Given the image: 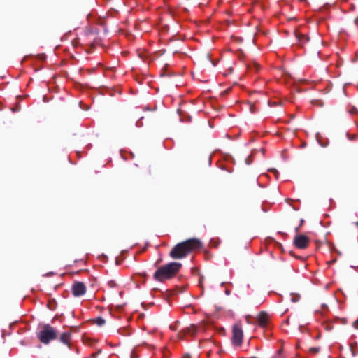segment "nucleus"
Returning a JSON list of instances; mask_svg holds the SVG:
<instances>
[{
    "label": "nucleus",
    "mask_w": 358,
    "mask_h": 358,
    "mask_svg": "<svg viewBox=\"0 0 358 358\" xmlns=\"http://www.w3.org/2000/svg\"><path fill=\"white\" fill-rule=\"evenodd\" d=\"M201 246L202 243L199 239L189 238L177 243L171 250L169 256L174 259H182Z\"/></svg>",
    "instance_id": "nucleus-1"
},
{
    "label": "nucleus",
    "mask_w": 358,
    "mask_h": 358,
    "mask_svg": "<svg viewBox=\"0 0 358 358\" xmlns=\"http://www.w3.org/2000/svg\"><path fill=\"white\" fill-rule=\"evenodd\" d=\"M182 268V264L176 262L168 263L159 267L154 273L155 280L163 282L176 275Z\"/></svg>",
    "instance_id": "nucleus-2"
},
{
    "label": "nucleus",
    "mask_w": 358,
    "mask_h": 358,
    "mask_svg": "<svg viewBox=\"0 0 358 358\" xmlns=\"http://www.w3.org/2000/svg\"><path fill=\"white\" fill-rule=\"evenodd\" d=\"M57 330L48 324L41 327V329L37 333V338L43 344L47 345L51 341L57 338Z\"/></svg>",
    "instance_id": "nucleus-3"
},
{
    "label": "nucleus",
    "mask_w": 358,
    "mask_h": 358,
    "mask_svg": "<svg viewBox=\"0 0 358 358\" xmlns=\"http://www.w3.org/2000/svg\"><path fill=\"white\" fill-rule=\"evenodd\" d=\"M98 31L96 29H86L80 38L85 45L94 47L97 42Z\"/></svg>",
    "instance_id": "nucleus-4"
},
{
    "label": "nucleus",
    "mask_w": 358,
    "mask_h": 358,
    "mask_svg": "<svg viewBox=\"0 0 358 358\" xmlns=\"http://www.w3.org/2000/svg\"><path fill=\"white\" fill-rule=\"evenodd\" d=\"M243 332L241 326L238 324H234L232 329L231 342L236 347L241 346L243 343Z\"/></svg>",
    "instance_id": "nucleus-5"
},
{
    "label": "nucleus",
    "mask_w": 358,
    "mask_h": 358,
    "mask_svg": "<svg viewBox=\"0 0 358 358\" xmlns=\"http://www.w3.org/2000/svg\"><path fill=\"white\" fill-rule=\"evenodd\" d=\"M309 243L310 238L304 234L297 235L294 238V245L299 249H306Z\"/></svg>",
    "instance_id": "nucleus-6"
},
{
    "label": "nucleus",
    "mask_w": 358,
    "mask_h": 358,
    "mask_svg": "<svg viewBox=\"0 0 358 358\" xmlns=\"http://www.w3.org/2000/svg\"><path fill=\"white\" fill-rule=\"evenodd\" d=\"M71 289L74 296H80L86 292V287L82 282H74L72 285Z\"/></svg>",
    "instance_id": "nucleus-7"
},
{
    "label": "nucleus",
    "mask_w": 358,
    "mask_h": 358,
    "mask_svg": "<svg viewBox=\"0 0 358 358\" xmlns=\"http://www.w3.org/2000/svg\"><path fill=\"white\" fill-rule=\"evenodd\" d=\"M255 321L261 326H265L268 321V315L266 312L259 313L256 318Z\"/></svg>",
    "instance_id": "nucleus-8"
},
{
    "label": "nucleus",
    "mask_w": 358,
    "mask_h": 358,
    "mask_svg": "<svg viewBox=\"0 0 358 358\" xmlns=\"http://www.w3.org/2000/svg\"><path fill=\"white\" fill-rule=\"evenodd\" d=\"M71 337V332H69V331L64 332V333L60 334V336H59V341L63 344L66 345H68L69 347Z\"/></svg>",
    "instance_id": "nucleus-9"
},
{
    "label": "nucleus",
    "mask_w": 358,
    "mask_h": 358,
    "mask_svg": "<svg viewBox=\"0 0 358 358\" xmlns=\"http://www.w3.org/2000/svg\"><path fill=\"white\" fill-rule=\"evenodd\" d=\"M248 72L249 71H254L255 72H257L260 69V65L255 60L248 62Z\"/></svg>",
    "instance_id": "nucleus-10"
},
{
    "label": "nucleus",
    "mask_w": 358,
    "mask_h": 358,
    "mask_svg": "<svg viewBox=\"0 0 358 358\" xmlns=\"http://www.w3.org/2000/svg\"><path fill=\"white\" fill-rule=\"evenodd\" d=\"M256 101L248 100V105L249 106L250 110L252 113H255L257 109L255 106Z\"/></svg>",
    "instance_id": "nucleus-11"
},
{
    "label": "nucleus",
    "mask_w": 358,
    "mask_h": 358,
    "mask_svg": "<svg viewBox=\"0 0 358 358\" xmlns=\"http://www.w3.org/2000/svg\"><path fill=\"white\" fill-rule=\"evenodd\" d=\"M295 35L299 39V41L301 42H305L309 40V38L303 34L296 32Z\"/></svg>",
    "instance_id": "nucleus-12"
},
{
    "label": "nucleus",
    "mask_w": 358,
    "mask_h": 358,
    "mask_svg": "<svg viewBox=\"0 0 358 358\" xmlns=\"http://www.w3.org/2000/svg\"><path fill=\"white\" fill-rule=\"evenodd\" d=\"M93 321H94V323H95L96 325H98L99 327L104 325L106 323V320L103 318H102L101 317H98L96 319H94Z\"/></svg>",
    "instance_id": "nucleus-13"
},
{
    "label": "nucleus",
    "mask_w": 358,
    "mask_h": 358,
    "mask_svg": "<svg viewBox=\"0 0 358 358\" xmlns=\"http://www.w3.org/2000/svg\"><path fill=\"white\" fill-rule=\"evenodd\" d=\"M300 299V295L298 294H291V300L293 302H296L299 300Z\"/></svg>",
    "instance_id": "nucleus-14"
},
{
    "label": "nucleus",
    "mask_w": 358,
    "mask_h": 358,
    "mask_svg": "<svg viewBox=\"0 0 358 358\" xmlns=\"http://www.w3.org/2000/svg\"><path fill=\"white\" fill-rule=\"evenodd\" d=\"M320 351V348L319 347H311L309 348V352L313 354H317Z\"/></svg>",
    "instance_id": "nucleus-15"
},
{
    "label": "nucleus",
    "mask_w": 358,
    "mask_h": 358,
    "mask_svg": "<svg viewBox=\"0 0 358 358\" xmlns=\"http://www.w3.org/2000/svg\"><path fill=\"white\" fill-rule=\"evenodd\" d=\"M257 152H258V150H255V149H254V150H252L251 151V154H250V156H248V162H247V164H250V162H251V161H249V158H250L252 156L255 155Z\"/></svg>",
    "instance_id": "nucleus-16"
},
{
    "label": "nucleus",
    "mask_w": 358,
    "mask_h": 358,
    "mask_svg": "<svg viewBox=\"0 0 358 358\" xmlns=\"http://www.w3.org/2000/svg\"><path fill=\"white\" fill-rule=\"evenodd\" d=\"M110 287L113 288L117 286L116 282L114 280H110L108 282Z\"/></svg>",
    "instance_id": "nucleus-17"
},
{
    "label": "nucleus",
    "mask_w": 358,
    "mask_h": 358,
    "mask_svg": "<svg viewBox=\"0 0 358 358\" xmlns=\"http://www.w3.org/2000/svg\"><path fill=\"white\" fill-rule=\"evenodd\" d=\"M349 112L350 113H358V111L357 110V108L355 107H352L350 110Z\"/></svg>",
    "instance_id": "nucleus-18"
},
{
    "label": "nucleus",
    "mask_w": 358,
    "mask_h": 358,
    "mask_svg": "<svg viewBox=\"0 0 358 358\" xmlns=\"http://www.w3.org/2000/svg\"><path fill=\"white\" fill-rule=\"evenodd\" d=\"M352 325L355 329H358V319L353 322Z\"/></svg>",
    "instance_id": "nucleus-19"
},
{
    "label": "nucleus",
    "mask_w": 358,
    "mask_h": 358,
    "mask_svg": "<svg viewBox=\"0 0 358 358\" xmlns=\"http://www.w3.org/2000/svg\"><path fill=\"white\" fill-rule=\"evenodd\" d=\"M252 319H254V317H252V316L248 315V320H247L248 324L252 322V321H251Z\"/></svg>",
    "instance_id": "nucleus-20"
},
{
    "label": "nucleus",
    "mask_w": 358,
    "mask_h": 358,
    "mask_svg": "<svg viewBox=\"0 0 358 358\" xmlns=\"http://www.w3.org/2000/svg\"><path fill=\"white\" fill-rule=\"evenodd\" d=\"M182 358H191V357L189 354H186V355H183Z\"/></svg>",
    "instance_id": "nucleus-21"
},
{
    "label": "nucleus",
    "mask_w": 358,
    "mask_h": 358,
    "mask_svg": "<svg viewBox=\"0 0 358 358\" xmlns=\"http://www.w3.org/2000/svg\"><path fill=\"white\" fill-rule=\"evenodd\" d=\"M260 152H261V153H262V155L263 156V155H264V149H263V148H262V149L260 150Z\"/></svg>",
    "instance_id": "nucleus-22"
},
{
    "label": "nucleus",
    "mask_w": 358,
    "mask_h": 358,
    "mask_svg": "<svg viewBox=\"0 0 358 358\" xmlns=\"http://www.w3.org/2000/svg\"><path fill=\"white\" fill-rule=\"evenodd\" d=\"M356 138V135H354L353 136L350 137V139H355Z\"/></svg>",
    "instance_id": "nucleus-23"
},
{
    "label": "nucleus",
    "mask_w": 358,
    "mask_h": 358,
    "mask_svg": "<svg viewBox=\"0 0 358 358\" xmlns=\"http://www.w3.org/2000/svg\"><path fill=\"white\" fill-rule=\"evenodd\" d=\"M289 253H290L291 255L294 256V254H293L292 251H290Z\"/></svg>",
    "instance_id": "nucleus-24"
},
{
    "label": "nucleus",
    "mask_w": 358,
    "mask_h": 358,
    "mask_svg": "<svg viewBox=\"0 0 358 358\" xmlns=\"http://www.w3.org/2000/svg\"><path fill=\"white\" fill-rule=\"evenodd\" d=\"M250 358H258V357H255V356H251Z\"/></svg>",
    "instance_id": "nucleus-25"
},
{
    "label": "nucleus",
    "mask_w": 358,
    "mask_h": 358,
    "mask_svg": "<svg viewBox=\"0 0 358 358\" xmlns=\"http://www.w3.org/2000/svg\"><path fill=\"white\" fill-rule=\"evenodd\" d=\"M281 352H282V349L278 350V353H281Z\"/></svg>",
    "instance_id": "nucleus-26"
},
{
    "label": "nucleus",
    "mask_w": 358,
    "mask_h": 358,
    "mask_svg": "<svg viewBox=\"0 0 358 358\" xmlns=\"http://www.w3.org/2000/svg\"><path fill=\"white\" fill-rule=\"evenodd\" d=\"M192 334H195V330L194 329L193 332L192 333Z\"/></svg>",
    "instance_id": "nucleus-27"
}]
</instances>
